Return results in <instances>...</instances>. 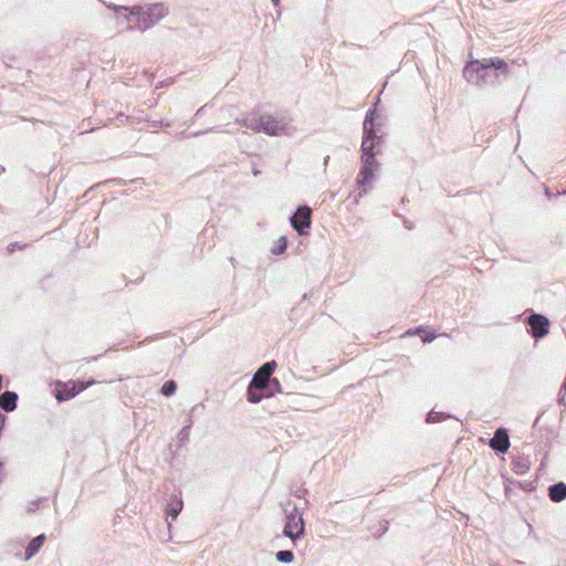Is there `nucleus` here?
<instances>
[{"label":"nucleus","mask_w":566,"mask_h":566,"mask_svg":"<svg viewBox=\"0 0 566 566\" xmlns=\"http://www.w3.org/2000/svg\"><path fill=\"white\" fill-rule=\"evenodd\" d=\"M367 193V190L366 189H363L359 193H358V198H356V202H358V199L361 198L364 195Z\"/></svg>","instance_id":"29"},{"label":"nucleus","mask_w":566,"mask_h":566,"mask_svg":"<svg viewBox=\"0 0 566 566\" xmlns=\"http://www.w3.org/2000/svg\"><path fill=\"white\" fill-rule=\"evenodd\" d=\"M18 395L14 391H4L0 395V408L11 412L17 408Z\"/></svg>","instance_id":"13"},{"label":"nucleus","mask_w":566,"mask_h":566,"mask_svg":"<svg viewBox=\"0 0 566 566\" xmlns=\"http://www.w3.org/2000/svg\"><path fill=\"white\" fill-rule=\"evenodd\" d=\"M489 446L491 449L499 453L507 452L510 448V436L507 429H496L493 437L489 441Z\"/></svg>","instance_id":"9"},{"label":"nucleus","mask_w":566,"mask_h":566,"mask_svg":"<svg viewBox=\"0 0 566 566\" xmlns=\"http://www.w3.org/2000/svg\"><path fill=\"white\" fill-rule=\"evenodd\" d=\"M2 468H3V463H2V462H0V470H1Z\"/></svg>","instance_id":"36"},{"label":"nucleus","mask_w":566,"mask_h":566,"mask_svg":"<svg viewBox=\"0 0 566 566\" xmlns=\"http://www.w3.org/2000/svg\"><path fill=\"white\" fill-rule=\"evenodd\" d=\"M527 325L530 326V334L536 340L545 337L549 333V319L538 313H532L527 317Z\"/></svg>","instance_id":"7"},{"label":"nucleus","mask_w":566,"mask_h":566,"mask_svg":"<svg viewBox=\"0 0 566 566\" xmlns=\"http://www.w3.org/2000/svg\"><path fill=\"white\" fill-rule=\"evenodd\" d=\"M176 390L177 384L174 380H167L161 386L160 392L166 397H170L176 392Z\"/></svg>","instance_id":"21"},{"label":"nucleus","mask_w":566,"mask_h":566,"mask_svg":"<svg viewBox=\"0 0 566 566\" xmlns=\"http://www.w3.org/2000/svg\"><path fill=\"white\" fill-rule=\"evenodd\" d=\"M85 387H81L80 389H76L75 384H72L70 387L69 385L64 384L56 390V399L59 401H65L73 397H75L80 391H82Z\"/></svg>","instance_id":"14"},{"label":"nucleus","mask_w":566,"mask_h":566,"mask_svg":"<svg viewBox=\"0 0 566 566\" xmlns=\"http://www.w3.org/2000/svg\"><path fill=\"white\" fill-rule=\"evenodd\" d=\"M405 224H406V227H407L408 229H411L410 223L405 222Z\"/></svg>","instance_id":"34"},{"label":"nucleus","mask_w":566,"mask_h":566,"mask_svg":"<svg viewBox=\"0 0 566 566\" xmlns=\"http://www.w3.org/2000/svg\"><path fill=\"white\" fill-rule=\"evenodd\" d=\"M292 228L301 235L308 233L312 224V210L307 206L297 207L296 211L290 218Z\"/></svg>","instance_id":"5"},{"label":"nucleus","mask_w":566,"mask_h":566,"mask_svg":"<svg viewBox=\"0 0 566 566\" xmlns=\"http://www.w3.org/2000/svg\"><path fill=\"white\" fill-rule=\"evenodd\" d=\"M426 333L422 337L423 343H431L436 338V334L433 332H427L424 327L419 326L415 329V334Z\"/></svg>","instance_id":"24"},{"label":"nucleus","mask_w":566,"mask_h":566,"mask_svg":"<svg viewBox=\"0 0 566 566\" xmlns=\"http://www.w3.org/2000/svg\"><path fill=\"white\" fill-rule=\"evenodd\" d=\"M108 8L118 15L123 14L129 23L134 22L135 25H129V29L136 28L140 31H145L154 27L167 14V10L163 3L151 4L147 9H143L140 7L128 8L112 3L108 4Z\"/></svg>","instance_id":"2"},{"label":"nucleus","mask_w":566,"mask_h":566,"mask_svg":"<svg viewBox=\"0 0 566 566\" xmlns=\"http://www.w3.org/2000/svg\"><path fill=\"white\" fill-rule=\"evenodd\" d=\"M504 492H505L506 497L510 499L511 492H512V489L510 488V485L505 484Z\"/></svg>","instance_id":"27"},{"label":"nucleus","mask_w":566,"mask_h":566,"mask_svg":"<svg viewBox=\"0 0 566 566\" xmlns=\"http://www.w3.org/2000/svg\"><path fill=\"white\" fill-rule=\"evenodd\" d=\"M275 367L276 363L274 360L263 364L253 375L250 382L253 384L254 387H259L261 389L265 388V384L272 378L271 376L274 373Z\"/></svg>","instance_id":"8"},{"label":"nucleus","mask_w":566,"mask_h":566,"mask_svg":"<svg viewBox=\"0 0 566 566\" xmlns=\"http://www.w3.org/2000/svg\"><path fill=\"white\" fill-rule=\"evenodd\" d=\"M507 63L500 57L470 61L463 69V77L476 86H494L507 76Z\"/></svg>","instance_id":"1"},{"label":"nucleus","mask_w":566,"mask_h":566,"mask_svg":"<svg viewBox=\"0 0 566 566\" xmlns=\"http://www.w3.org/2000/svg\"><path fill=\"white\" fill-rule=\"evenodd\" d=\"M361 168L356 182L359 187L367 185L374 178V171L378 167L376 154H361Z\"/></svg>","instance_id":"6"},{"label":"nucleus","mask_w":566,"mask_h":566,"mask_svg":"<svg viewBox=\"0 0 566 566\" xmlns=\"http://www.w3.org/2000/svg\"><path fill=\"white\" fill-rule=\"evenodd\" d=\"M548 496L551 501L559 503L566 499V483L558 482L548 488Z\"/></svg>","instance_id":"15"},{"label":"nucleus","mask_w":566,"mask_h":566,"mask_svg":"<svg viewBox=\"0 0 566 566\" xmlns=\"http://www.w3.org/2000/svg\"><path fill=\"white\" fill-rule=\"evenodd\" d=\"M275 557L277 562L289 564L294 560V553L290 549L279 551Z\"/></svg>","instance_id":"20"},{"label":"nucleus","mask_w":566,"mask_h":566,"mask_svg":"<svg viewBox=\"0 0 566 566\" xmlns=\"http://www.w3.org/2000/svg\"><path fill=\"white\" fill-rule=\"evenodd\" d=\"M564 193H566V190L564 191Z\"/></svg>","instance_id":"37"},{"label":"nucleus","mask_w":566,"mask_h":566,"mask_svg":"<svg viewBox=\"0 0 566 566\" xmlns=\"http://www.w3.org/2000/svg\"><path fill=\"white\" fill-rule=\"evenodd\" d=\"M36 506H38V501L32 503L31 507L29 509V512H34Z\"/></svg>","instance_id":"30"},{"label":"nucleus","mask_w":566,"mask_h":566,"mask_svg":"<svg viewBox=\"0 0 566 566\" xmlns=\"http://www.w3.org/2000/svg\"><path fill=\"white\" fill-rule=\"evenodd\" d=\"M530 459L527 457H516L513 459L512 461V470L516 473V474H524L528 471L530 469Z\"/></svg>","instance_id":"16"},{"label":"nucleus","mask_w":566,"mask_h":566,"mask_svg":"<svg viewBox=\"0 0 566 566\" xmlns=\"http://www.w3.org/2000/svg\"><path fill=\"white\" fill-rule=\"evenodd\" d=\"M284 512L286 516L283 535L295 542L304 535L305 522L295 504L292 505V511L289 512L287 509H285Z\"/></svg>","instance_id":"4"},{"label":"nucleus","mask_w":566,"mask_h":566,"mask_svg":"<svg viewBox=\"0 0 566 566\" xmlns=\"http://www.w3.org/2000/svg\"><path fill=\"white\" fill-rule=\"evenodd\" d=\"M15 249H20V247L18 245V243H11V244L9 245V250H10L11 252H13Z\"/></svg>","instance_id":"28"},{"label":"nucleus","mask_w":566,"mask_h":566,"mask_svg":"<svg viewBox=\"0 0 566 566\" xmlns=\"http://www.w3.org/2000/svg\"><path fill=\"white\" fill-rule=\"evenodd\" d=\"M286 247H287L286 238L285 237H281L280 240H279V244L273 247L271 249V251H272L273 254H282V253L285 252Z\"/></svg>","instance_id":"23"},{"label":"nucleus","mask_w":566,"mask_h":566,"mask_svg":"<svg viewBox=\"0 0 566 566\" xmlns=\"http://www.w3.org/2000/svg\"><path fill=\"white\" fill-rule=\"evenodd\" d=\"M328 160H329V156L327 155V156H325L324 161H323V165H324L325 168H326V166L328 164Z\"/></svg>","instance_id":"32"},{"label":"nucleus","mask_w":566,"mask_h":566,"mask_svg":"<svg viewBox=\"0 0 566 566\" xmlns=\"http://www.w3.org/2000/svg\"><path fill=\"white\" fill-rule=\"evenodd\" d=\"M44 541H45V534H40V535L35 536L34 538H32L25 548L24 556L22 557V559L30 560L35 554L39 553Z\"/></svg>","instance_id":"11"},{"label":"nucleus","mask_w":566,"mask_h":566,"mask_svg":"<svg viewBox=\"0 0 566 566\" xmlns=\"http://www.w3.org/2000/svg\"><path fill=\"white\" fill-rule=\"evenodd\" d=\"M285 128H286V124L283 123L282 120H277L274 117H272L271 115L263 116V126H262L261 132H264L265 134H268L270 136H279V135L283 134Z\"/></svg>","instance_id":"10"},{"label":"nucleus","mask_w":566,"mask_h":566,"mask_svg":"<svg viewBox=\"0 0 566 566\" xmlns=\"http://www.w3.org/2000/svg\"><path fill=\"white\" fill-rule=\"evenodd\" d=\"M451 418L450 415H446L443 412L431 410L427 416V422L433 423V422H440L444 419Z\"/></svg>","instance_id":"22"},{"label":"nucleus","mask_w":566,"mask_h":566,"mask_svg":"<svg viewBox=\"0 0 566 566\" xmlns=\"http://www.w3.org/2000/svg\"><path fill=\"white\" fill-rule=\"evenodd\" d=\"M182 506V500L176 499L175 502L168 504V507L166 509L167 516L176 520L180 514Z\"/></svg>","instance_id":"18"},{"label":"nucleus","mask_w":566,"mask_h":566,"mask_svg":"<svg viewBox=\"0 0 566 566\" xmlns=\"http://www.w3.org/2000/svg\"><path fill=\"white\" fill-rule=\"evenodd\" d=\"M247 396H248V400L252 403H258L264 397H268V395L265 394V391H263V389H261L259 387H254L253 384H251V382L249 384Z\"/></svg>","instance_id":"17"},{"label":"nucleus","mask_w":566,"mask_h":566,"mask_svg":"<svg viewBox=\"0 0 566 566\" xmlns=\"http://www.w3.org/2000/svg\"><path fill=\"white\" fill-rule=\"evenodd\" d=\"M262 389L265 391L268 397H271L275 392H281V384L276 378H271L269 382L265 384V388Z\"/></svg>","instance_id":"19"},{"label":"nucleus","mask_w":566,"mask_h":566,"mask_svg":"<svg viewBox=\"0 0 566 566\" xmlns=\"http://www.w3.org/2000/svg\"><path fill=\"white\" fill-rule=\"evenodd\" d=\"M252 174H253V176H259L261 174V171L258 168H253Z\"/></svg>","instance_id":"31"},{"label":"nucleus","mask_w":566,"mask_h":566,"mask_svg":"<svg viewBox=\"0 0 566 566\" xmlns=\"http://www.w3.org/2000/svg\"><path fill=\"white\" fill-rule=\"evenodd\" d=\"M201 111H202V108H199V109L197 111V115H199V114L201 113Z\"/></svg>","instance_id":"35"},{"label":"nucleus","mask_w":566,"mask_h":566,"mask_svg":"<svg viewBox=\"0 0 566 566\" xmlns=\"http://www.w3.org/2000/svg\"><path fill=\"white\" fill-rule=\"evenodd\" d=\"M213 130H214V128H210V129H208V130H202V132H195V133L190 134V136H191V137H198V136H200V135H203V134H206V133L213 132Z\"/></svg>","instance_id":"26"},{"label":"nucleus","mask_w":566,"mask_h":566,"mask_svg":"<svg viewBox=\"0 0 566 566\" xmlns=\"http://www.w3.org/2000/svg\"><path fill=\"white\" fill-rule=\"evenodd\" d=\"M374 115L375 109H368L363 123L361 154H376L375 149L381 144V137L375 132Z\"/></svg>","instance_id":"3"},{"label":"nucleus","mask_w":566,"mask_h":566,"mask_svg":"<svg viewBox=\"0 0 566 566\" xmlns=\"http://www.w3.org/2000/svg\"><path fill=\"white\" fill-rule=\"evenodd\" d=\"M191 424L185 426L180 432L178 433L179 441L181 443L187 442L189 439V431H190Z\"/></svg>","instance_id":"25"},{"label":"nucleus","mask_w":566,"mask_h":566,"mask_svg":"<svg viewBox=\"0 0 566 566\" xmlns=\"http://www.w3.org/2000/svg\"><path fill=\"white\" fill-rule=\"evenodd\" d=\"M272 2H273L274 6L279 4V0H272Z\"/></svg>","instance_id":"33"},{"label":"nucleus","mask_w":566,"mask_h":566,"mask_svg":"<svg viewBox=\"0 0 566 566\" xmlns=\"http://www.w3.org/2000/svg\"><path fill=\"white\" fill-rule=\"evenodd\" d=\"M237 123L242 124L244 127L255 133H260L263 126V116L250 114L242 119H237Z\"/></svg>","instance_id":"12"}]
</instances>
